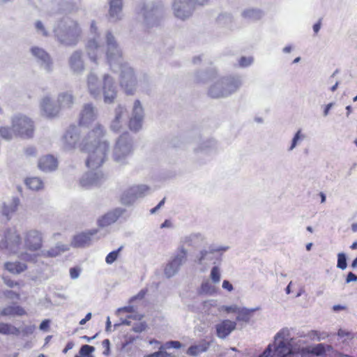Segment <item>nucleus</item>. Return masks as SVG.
<instances>
[{
    "mask_svg": "<svg viewBox=\"0 0 357 357\" xmlns=\"http://www.w3.org/2000/svg\"><path fill=\"white\" fill-rule=\"evenodd\" d=\"M104 134L103 128L98 125L79 144L80 151L88 154L86 165L91 172L102 166L109 151V144L101 139ZM105 180V175L102 172H95L88 173L79 182L82 187L90 188L99 185Z\"/></svg>",
    "mask_w": 357,
    "mask_h": 357,
    "instance_id": "1",
    "label": "nucleus"
},
{
    "mask_svg": "<svg viewBox=\"0 0 357 357\" xmlns=\"http://www.w3.org/2000/svg\"><path fill=\"white\" fill-rule=\"evenodd\" d=\"M241 84V82L238 78L224 77L210 87L208 95L213 98L227 96L236 92Z\"/></svg>",
    "mask_w": 357,
    "mask_h": 357,
    "instance_id": "2",
    "label": "nucleus"
},
{
    "mask_svg": "<svg viewBox=\"0 0 357 357\" xmlns=\"http://www.w3.org/2000/svg\"><path fill=\"white\" fill-rule=\"evenodd\" d=\"M11 125L16 137L29 139L33 137L35 130L33 121L24 114H17L12 117Z\"/></svg>",
    "mask_w": 357,
    "mask_h": 357,
    "instance_id": "3",
    "label": "nucleus"
},
{
    "mask_svg": "<svg viewBox=\"0 0 357 357\" xmlns=\"http://www.w3.org/2000/svg\"><path fill=\"white\" fill-rule=\"evenodd\" d=\"M22 244V238L15 228L8 229L4 231L3 237L0 241V249H6L12 252H17Z\"/></svg>",
    "mask_w": 357,
    "mask_h": 357,
    "instance_id": "4",
    "label": "nucleus"
},
{
    "mask_svg": "<svg viewBox=\"0 0 357 357\" xmlns=\"http://www.w3.org/2000/svg\"><path fill=\"white\" fill-rule=\"evenodd\" d=\"M24 247L31 252L40 250L43 247V234L37 229H30L24 234Z\"/></svg>",
    "mask_w": 357,
    "mask_h": 357,
    "instance_id": "5",
    "label": "nucleus"
},
{
    "mask_svg": "<svg viewBox=\"0 0 357 357\" xmlns=\"http://www.w3.org/2000/svg\"><path fill=\"white\" fill-rule=\"evenodd\" d=\"M186 259L187 251L183 248H180L173 259L166 265L164 270L165 275L167 278L174 275Z\"/></svg>",
    "mask_w": 357,
    "mask_h": 357,
    "instance_id": "6",
    "label": "nucleus"
},
{
    "mask_svg": "<svg viewBox=\"0 0 357 357\" xmlns=\"http://www.w3.org/2000/svg\"><path fill=\"white\" fill-rule=\"evenodd\" d=\"M142 112L143 108L139 100H136L134 102L133 116L130 118L128 126L130 130L133 131L139 130L142 123Z\"/></svg>",
    "mask_w": 357,
    "mask_h": 357,
    "instance_id": "7",
    "label": "nucleus"
},
{
    "mask_svg": "<svg viewBox=\"0 0 357 357\" xmlns=\"http://www.w3.org/2000/svg\"><path fill=\"white\" fill-rule=\"evenodd\" d=\"M102 89L105 102L107 103L114 102L116 97V91L113 79L109 75H105L103 77Z\"/></svg>",
    "mask_w": 357,
    "mask_h": 357,
    "instance_id": "8",
    "label": "nucleus"
},
{
    "mask_svg": "<svg viewBox=\"0 0 357 357\" xmlns=\"http://www.w3.org/2000/svg\"><path fill=\"white\" fill-rule=\"evenodd\" d=\"M236 324L229 319L224 320L216 325L217 335L220 338H225L236 328Z\"/></svg>",
    "mask_w": 357,
    "mask_h": 357,
    "instance_id": "9",
    "label": "nucleus"
},
{
    "mask_svg": "<svg viewBox=\"0 0 357 357\" xmlns=\"http://www.w3.org/2000/svg\"><path fill=\"white\" fill-rule=\"evenodd\" d=\"M128 135L125 134L121 135L117 142L115 148V160L119 161L120 160V153L126 152V155H128L132 151V145L130 143H127Z\"/></svg>",
    "mask_w": 357,
    "mask_h": 357,
    "instance_id": "10",
    "label": "nucleus"
},
{
    "mask_svg": "<svg viewBox=\"0 0 357 357\" xmlns=\"http://www.w3.org/2000/svg\"><path fill=\"white\" fill-rule=\"evenodd\" d=\"M58 165L57 160L51 155H47L40 158L38 167L42 171H53Z\"/></svg>",
    "mask_w": 357,
    "mask_h": 357,
    "instance_id": "11",
    "label": "nucleus"
},
{
    "mask_svg": "<svg viewBox=\"0 0 357 357\" xmlns=\"http://www.w3.org/2000/svg\"><path fill=\"white\" fill-rule=\"evenodd\" d=\"M41 107L45 116L47 118H52L56 116L59 112V109L57 107L53 105L49 98H45L43 100Z\"/></svg>",
    "mask_w": 357,
    "mask_h": 357,
    "instance_id": "12",
    "label": "nucleus"
},
{
    "mask_svg": "<svg viewBox=\"0 0 357 357\" xmlns=\"http://www.w3.org/2000/svg\"><path fill=\"white\" fill-rule=\"evenodd\" d=\"M26 186L33 191H38L44 188V183L39 177H29L25 179Z\"/></svg>",
    "mask_w": 357,
    "mask_h": 357,
    "instance_id": "13",
    "label": "nucleus"
},
{
    "mask_svg": "<svg viewBox=\"0 0 357 357\" xmlns=\"http://www.w3.org/2000/svg\"><path fill=\"white\" fill-rule=\"evenodd\" d=\"M95 114L91 105H86L82 112L79 124H85L94 120Z\"/></svg>",
    "mask_w": 357,
    "mask_h": 357,
    "instance_id": "14",
    "label": "nucleus"
},
{
    "mask_svg": "<svg viewBox=\"0 0 357 357\" xmlns=\"http://www.w3.org/2000/svg\"><path fill=\"white\" fill-rule=\"evenodd\" d=\"M19 204V199L17 197L13 198L10 203L3 204L2 214L9 219L10 216L16 212Z\"/></svg>",
    "mask_w": 357,
    "mask_h": 357,
    "instance_id": "15",
    "label": "nucleus"
},
{
    "mask_svg": "<svg viewBox=\"0 0 357 357\" xmlns=\"http://www.w3.org/2000/svg\"><path fill=\"white\" fill-rule=\"evenodd\" d=\"M107 44L108 45V57L112 59V53L109 52L111 50H116L120 57L122 56V53L120 50L118 49V45L115 40V38L111 32H108L106 35Z\"/></svg>",
    "mask_w": 357,
    "mask_h": 357,
    "instance_id": "16",
    "label": "nucleus"
},
{
    "mask_svg": "<svg viewBox=\"0 0 357 357\" xmlns=\"http://www.w3.org/2000/svg\"><path fill=\"white\" fill-rule=\"evenodd\" d=\"M197 1V0H175L173 5L174 8L175 16L182 20H184L185 18L188 17V13L180 8V4H181L183 2L188 3L192 2H196Z\"/></svg>",
    "mask_w": 357,
    "mask_h": 357,
    "instance_id": "17",
    "label": "nucleus"
},
{
    "mask_svg": "<svg viewBox=\"0 0 357 357\" xmlns=\"http://www.w3.org/2000/svg\"><path fill=\"white\" fill-rule=\"evenodd\" d=\"M120 214L117 210L107 213L99 220V225L102 227L109 225L116 221Z\"/></svg>",
    "mask_w": 357,
    "mask_h": 357,
    "instance_id": "18",
    "label": "nucleus"
},
{
    "mask_svg": "<svg viewBox=\"0 0 357 357\" xmlns=\"http://www.w3.org/2000/svg\"><path fill=\"white\" fill-rule=\"evenodd\" d=\"M332 349V347L330 345H325L324 344H318L314 346L309 347L307 349V351L317 356L318 357H324L325 352L328 350Z\"/></svg>",
    "mask_w": 357,
    "mask_h": 357,
    "instance_id": "19",
    "label": "nucleus"
},
{
    "mask_svg": "<svg viewBox=\"0 0 357 357\" xmlns=\"http://www.w3.org/2000/svg\"><path fill=\"white\" fill-rule=\"evenodd\" d=\"M5 268L9 272L15 274H18L24 271H25L27 268L25 264L21 262H6L4 264Z\"/></svg>",
    "mask_w": 357,
    "mask_h": 357,
    "instance_id": "20",
    "label": "nucleus"
},
{
    "mask_svg": "<svg viewBox=\"0 0 357 357\" xmlns=\"http://www.w3.org/2000/svg\"><path fill=\"white\" fill-rule=\"evenodd\" d=\"M25 310L20 306H8L3 308L1 312V316H22L25 314Z\"/></svg>",
    "mask_w": 357,
    "mask_h": 357,
    "instance_id": "21",
    "label": "nucleus"
},
{
    "mask_svg": "<svg viewBox=\"0 0 357 357\" xmlns=\"http://www.w3.org/2000/svg\"><path fill=\"white\" fill-rule=\"evenodd\" d=\"M91 236L86 234L76 235L73 240V245L75 247H84L91 243Z\"/></svg>",
    "mask_w": 357,
    "mask_h": 357,
    "instance_id": "22",
    "label": "nucleus"
},
{
    "mask_svg": "<svg viewBox=\"0 0 357 357\" xmlns=\"http://www.w3.org/2000/svg\"><path fill=\"white\" fill-rule=\"evenodd\" d=\"M70 64L71 68L75 70H82L84 68L83 62L82 61V54L79 52H75L70 59Z\"/></svg>",
    "mask_w": 357,
    "mask_h": 357,
    "instance_id": "23",
    "label": "nucleus"
},
{
    "mask_svg": "<svg viewBox=\"0 0 357 357\" xmlns=\"http://www.w3.org/2000/svg\"><path fill=\"white\" fill-rule=\"evenodd\" d=\"M0 333L18 336L20 334V330L11 324L0 322Z\"/></svg>",
    "mask_w": 357,
    "mask_h": 357,
    "instance_id": "24",
    "label": "nucleus"
},
{
    "mask_svg": "<svg viewBox=\"0 0 357 357\" xmlns=\"http://www.w3.org/2000/svg\"><path fill=\"white\" fill-rule=\"evenodd\" d=\"M255 310L256 309L255 308L248 309L239 307L237 312L238 316L236 317V320L248 322Z\"/></svg>",
    "mask_w": 357,
    "mask_h": 357,
    "instance_id": "25",
    "label": "nucleus"
},
{
    "mask_svg": "<svg viewBox=\"0 0 357 357\" xmlns=\"http://www.w3.org/2000/svg\"><path fill=\"white\" fill-rule=\"evenodd\" d=\"M88 86L89 92L93 96L96 97L100 94V91L96 77L91 75L88 78Z\"/></svg>",
    "mask_w": 357,
    "mask_h": 357,
    "instance_id": "26",
    "label": "nucleus"
},
{
    "mask_svg": "<svg viewBox=\"0 0 357 357\" xmlns=\"http://www.w3.org/2000/svg\"><path fill=\"white\" fill-rule=\"evenodd\" d=\"M122 10V0H109V15L117 16Z\"/></svg>",
    "mask_w": 357,
    "mask_h": 357,
    "instance_id": "27",
    "label": "nucleus"
},
{
    "mask_svg": "<svg viewBox=\"0 0 357 357\" xmlns=\"http://www.w3.org/2000/svg\"><path fill=\"white\" fill-rule=\"evenodd\" d=\"M208 347V343L207 342H204L198 345H193L188 348L187 354L190 356H196L200 353L206 351Z\"/></svg>",
    "mask_w": 357,
    "mask_h": 357,
    "instance_id": "28",
    "label": "nucleus"
},
{
    "mask_svg": "<svg viewBox=\"0 0 357 357\" xmlns=\"http://www.w3.org/2000/svg\"><path fill=\"white\" fill-rule=\"evenodd\" d=\"M58 101L61 106L70 107L73 103V97L68 93H61L58 97Z\"/></svg>",
    "mask_w": 357,
    "mask_h": 357,
    "instance_id": "29",
    "label": "nucleus"
},
{
    "mask_svg": "<svg viewBox=\"0 0 357 357\" xmlns=\"http://www.w3.org/2000/svg\"><path fill=\"white\" fill-rule=\"evenodd\" d=\"M15 136L13 130V126H1L0 137L6 140H11Z\"/></svg>",
    "mask_w": 357,
    "mask_h": 357,
    "instance_id": "30",
    "label": "nucleus"
},
{
    "mask_svg": "<svg viewBox=\"0 0 357 357\" xmlns=\"http://www.w3.org/2000/svg\"><path fill=\"white\" fill-rule=\"evenodd\" d=\"M77 137H78V135L76 132H73L70 130L67 131L64 135V139L66 141V143L70 147L75 146Z\"/></svg>",
    "mask_w": 357,
    "mask_h": 357,
    "instance_id": "31",
    "label": "nucleus"
},
{
    "mask_svg": "<svg viewBox=\"0 0 357 357\" xmlns=\"http://www.w3.org/2000/svg\"><path fill=\"white\" fill-rule=\"evenodd\" d=\"M126 112V109L125 107L119 105L116 109V116L115 119L112 123V128L116 130L118 128V124L120 122V120L123 116V114Z\"/></svg>",
    "mask_w": 357,
    "mask_h": 357,
    "instance_id": "32",
    "label": "nucleus"
},
{
    "mask_svg": "<svg viewBox=\"0 0 357 357\" xmlns=\"http://www.w3.org/2000/svg\"><path fill=\"white\" fill-rule=\"evenodd\" d=\"M31 52L35 56L42 61H46L49 60V55L43 49L34 47L31 48Z\"/></svg>",
    "mask_w": 357,
    "mask_h": 357,
    "instance_id": "33",
    "label": "nucleus"
},
{
    "mask_svg": "<svg viewBox=\"0 0 357 357\" xmlns=\"http://www.w3.org/2000/svg\"><path fill=\"white\" fill-rule=\"evenodd\" d=\"M121 248H119L116 250H114V251L109 252L106 256V258H105L106 263L108 264H111L113 262H114L117 259L119 253L121 251Z\"/></svg>",
    "mask_w": 357,
    "mask_h": 357,
    "instance_id": "34",
    "label": "nucleus"
},
{
    "mask_svg": "<svg viewBox=\"0 0 357 357\" xmlns=\"http://www.w3.org/2000/svg\"><path fill=\"white\" fill-rule=\"evenodd\" d=\"M337 335L342 339V342H345L347 340H351L354 338V335L347 331L340 329L337 332Z\"/></svg>",
    "mask_w": 357,
    "mask_h": 357,
    "instance_id": "35",
    "label": "nucleus"
},
{
    "mask_svg": "<svg viewBox=\"0 0 357 357\" xmlns=\"http://www.w3.org/2000/svg\"><path fill=\"white\" fill-rule=\"evenodd\" d=\"M62 251H63V249L56 246L47 250L45 253L43 254V255L45 257H54L60 255Z\"/></svg>",
    "mask_w": 357,
    "mask_h": 357,
    "instance_id": "36",
    "label": "nucleus"
},
{
    "mask_svg": "<svg viewBox=\"0 0 357 357\" xmlns=\"http://www.w3.org/2000/svg\"><path fill=\"white\" fill-rule=\"evenodd\" d=\"M337 266L340 269H345L347 268V259L344 253H339L337 255Z\"/></svg>",
    "mask_w": 357,
    "mask_h": 357,
    "instance_id": "37",
    "label": "nucleus"
},
{
    "mask_svg": "<svg viewBox=\"0 0 357 357\" xmlns=\"http://www.w3.org/2000/svg\"><path fill=\"white\" fill-rule=\"evenodd\" d=\"M238 308L239 307H237V305H229V306L221 305L219 307V311L220 312L224 311V312H226L227 313H237Z\"/></svg>",
    "mask_w": 357,
    "mask_h": 357,
    "instance_id": "38",
    "label": "nucleus"
},
{
    "mask_svg": "<svg viewBox=\"0 0 357 357\" xmlns=\"http://www.w3.org/2000/svg\"><path fill=\"white\" fill-rule=\"evenodd\" d=\"M211 278L214 282H219L220 280V270L217 266L212 268L211 271Z\"/></svg>",
    "mask_w": 357,
    "mask_h": 357,
    "instance_id": "39",
    "label": "nucleus"
},
{
    "mask_svg": "<svg viewBox=\"0 0 357 357\" xmlns=\"http://www.w3.org/2000/svg\"><path fill=\"white\" fill-rule=\"evenodd\" d=\"M95 351V348L92 346L85 344L81 347L79 349V354L81 356H88Z\"/></svg>",
    "mask_w": 357,
    "mask_h": 357,
    "instance_id": "40",
    "label": "nucleus"
},
{
    "mask_svg": "<svg viewBox=\"0 0 357 357\" xmlns=\"http://www.w3.org/2000/svg\"><path fill=\"white\" fill-rule=\"evenodd\" d=\"M35 326L34 325H29L26 326L20 330V333H22L23 336H28L33 333L35 331Z\"/></svg>",
    "mask_w": 357,
    "mask_h": 357,
    "instance_id": "41",
    "label": "nucleus"
},
{
    "mask_svg": "<svg viewBox=\"0 0 357 357\" xmlns=\"http://www.w3.org/2000/svg\"><path fill=\"white\" fill-rule=\"evenodd\" d=\"M304 138V135L301 134V130H298L295 136L294 137L293 139H292V142H291V145L290 146V150H292L297 144V142L301 140V139H303Z\"/></svg>",
    "mask_w": 357,
    "mask_h": 357,
    "instance_id": "42",
    "label": "nucleus"
},
{
    "mask_svg": "<svg viewBox=\"0 0 357 357\" xmlns=\"http://www.w3.org/2000/svg\"><path fill=\"white\" fill-rule=\"evenodd\" d=\"M146 324L145 322H139L134 325L132 330L136 333H141L146 330Z\"/></svg>",
    "mask_w": 357,
    "mask_h": 357,
    "instance_id": "43",
    "label": "nucleus"
},
{
    "mask_svg": "<svg viewBox=\"0 0 357 357\" xmlns=\"http://www.w3.org/2000/svg\"><path fill=\"white\" fill-rule=\"evenodd\" d=\"M165 347L166 349H170V348L179 349L181 347V344L178 341H169L165 343Z\"/></svg>",
    "mask_w": 357,
    "mask_h": 357,
    "instance_id": "44",
    "label": "nucleus"
},
{
    "mask_svg": "<svg viewBox=\"0 0 357 357\" xmlns=\"http://www.w3.org/2000/svg\"><path fill=\"white\" fill-rule=\"evenodd\" d=\"M252 62V59L251 57H245L243 56L239 60V65L241 67H246L251 64Z\"/></svg>",
    "mask_w": 357,
    "mask_h": 357,
    "instance_id": "45",
    "label": "nucleus"
},
{
    "mask_svg": "<svg viewBox=\"0 0 357 357\" xmlns=\"http://www.w3.org/2000/svg\"><path fill=\"white\" fill-rule=\"evenodd\" d=\"M80 273V268L77 267H73L70 269V275L71 278L75 279L78 278Z\"/></svg>",
    "mask_w": 357,
    "mask_h": 357,
    "instance_id": "46",
    "label": "nucleus"
},
{
    "mask_svg": "<svg viewBox=\"0 0 357 357\" xmlns=\"http://www.w3.org/2000/svg\"><path fill=\"white\" fill-rule=\"evenodd\" d=\"M102 345L103 348H105V351H103V354L107 356L109 354V346L110 342L108 339H105L102 341Z\"/></svg>",
    "mask_w": 357,
    "mask_h": 357,
    "instance_id": "47",
    "label": "nucleus"
},
{
    "mask_svg": "<svg viewBox=\"0 0 357 357\" xmlns=\"http://www.w3.org/2000/svg\"><path fill=\"white\" fill-rule=\"evenodd\" d=\"M169 355L166 352L160 350L159 351L154 352L150 355H148L147 357H168Z\"/></svg>",
    "mask_w": 357,
    "mask_h": 357,
    "instance_id": "48",
    "label": "nucleus"
},
{
    "mask_svg": "<svg viewBox=\"0 0 357 357\" xmlns=\"http://www.w3.org/2000/svg\"><path fill=\"white\" fill-rule=\"evenodd\" d=\"M50 326V320L45 319L40 324L39 328L41 331H47Z\"/></svg>",
    "mask_w": 357,
    "mask_h": 357,
    "instance_id": "49",
    "label": "nucleus"
},
{
    "mask_svg": "<svg viewBox=\"0 0 357 357\" xmlns=\"http://www.w3.org/2000/svg\"><path fill=\"white\" fill-rule=\"evenodd\" d=\"M357 280V276L352 272H349L347 276L346 282L347 283L351 282H355Z\"/></svg>",
    "mask_w": 357,
    "mask_h": 357,
    "instance_id": "50",
    "label": "nucleus"
},
{
    "mask_svg": "<svg viewBox=\"0 0 357 357\" xmlns=\"http://www.w3.org/2000/svg\"><path fill=\"white\" fill-rule=\"evenodd\" d=\"M122 312L132 313L134 312V310L132 306H127V307L119 308L117 310V313H121Z\"/></svg>",
    "mask_w": 357,
    "mask_h": 357,
    "instance_id": "51",
    "label": "nucleus"
},
{
    "mask_svg": "<svg viewBox=\"0 0 357 357\" xmlns=\"http://www.w3.org/2000/svg\"><path fill=\"white\" fill-rule=\"evenodd\" d=\"M165 202V198H163V199H162V200L158 203V204L155 207H154V208H151V211H150L151 213H152V214H153V213H155V212H156V211H158V209H159V208H160L162 205H164Z\"/></svg>",
    "mask_w": 357,
    "mask_h": 357,
    "instance_id": "52",
    "label": "nucleus"
},
{
    "mask_svg": "<svg viewBox=\"0 0 357 357\" xmlns=\"http://www.w3.org/2000/svg\"><path fill=\"white\" fill-rule=\"evenodd\" d=\"M36 29H37L38 30L43 31V34H44L45 36H46V35H47V33H46V31H45V28H44V26H43V23H42L41 22L38 21V22L36 23Z\"/></svg>",
    "mask_w": 357,
    "mask_h": 357,
    "instance_id": "53",
    "label": "nucleus"
},
{
    "mask_svg": "<svg viewBox=\"0 0 357 357\" xmlns=\"http://www.w3.org/2000/svg\"><path fill=\"white\" fill-rule=\"evenodd\" d=\"M91 316L92 314L91 312L87 313L86 315L85 316V318L82 319L79 321V324L84 325L88 321H89L91 319Z\"/></svg>",
    "mask_w": 357,
    "mask_h": 357,
    "instance_id": "54",
    "label": "nucleus"
},
{
    "mask_svg": "<svg viewBox=\"0 0 357 357\" xmlns=\"http://www.w3.org/2000/svg\"><path fill=\"white\" fill-rule=\"evenodd\" d=\"M128 317L135 320H141L144 317V315L141 314H131Z\"/></svg>",
    "mask_w": 357,
    "mask_h": 357,
    "instance_id": "55",
    "label": "nucleus"
},
{
    "mask_svg": "<svg viewBox=\"0 0 357 357\" xmlns=\"http://www.w3.org/2000/svg\"><path fill=\"white\" fill-rule=\"evenodd\" d=\"M222 287L227 290H232L233 289L231 284L227 280H224Z\"/></svg>",
    "mask_w": 357,
    "mask_h": 357,
    "instance_id": "56",
    "label": "nucleus"
},
{
    "mask_svg": "<svg viewBox=\"0 0 357 357\" xmlns=\"http://www.w3.org/2000/svg\"><path fill=\"white\" fill-rule=\"evenodd\" d=\"M121 86H123L125 88V91H126V93L128 94V95H132L134 93V89H128V84H124V83H121Z\"/></svg>",
    "mask_w": 357,
    "mask_h": 357,
    "instance_id": "57",
    "label": "nucleus"
},
{
    "mask_svg": "<svg viewBox=\"0 0 357 357\" xmlns=\"http://www.w3.org/2000/svg\"><path fill=\"white\" fill-rule=\"evenodd\" d=\"M5 283L9 287H14L15 286L17 285L18 284L17 282H14L10 279L4 278Z\"/></svg>",
    "mask_w": 357,
    "mask_h": 357,
    "instance_id": "58",
    "label": "nucleus"
},
{
    "mask_svg": "<svg viewBox=\"0 0 357 357\" xmlns=\"http://www.w3.org/2000/svg\"><path fill=\"white\" fill-rule=\"evenodd\" d=\"M321 20H319V21L318 22H317L316 24H314L313 26V30L314 31L315 33H317L321 28Z\"/></svg>",
    "mask_w": 357,
    "mask_h": 357,
    "instance_id": "59",
    "label": "nucleus"
},
{
    "mask_svg": "<svg viewBox=\"0 0 357 357\" xmlns=\"http://www.w3.org/2000/svg\"><path fill=\"white\" fill-rule=\"evenodd\" d=\"M320 332L317 331H312L310 332V337L313 340H317V336H319Z\"/></svg>",
    "mask_w": 357,
    "mask_h": 357,
    "instance_id": "60",
    "label": "nucleus"
},
{
    "mask_svg": "<svg viewBox=\"0 0 357 357\" xmlns=\"http://www.w3.org/2000/svg\"><path fill=\"white\" fill-rule=\"evenodd\" d=\"M326 337H328V334L326 333L322 332L319 333V336L317 337V341H320L324 340Z\"/></svg>",
    "mask_w": 357,
    "mask_h": 357,
    "instance_id": "61",
    "label": "nucleus"
},
{
    "mask_svg": "<svg viewBox=\"0 0 357 357\" xmlns=\"http://www.w3.org/2000/svg\"><path fill=\"white\" fill-rule=\"evenodd\" d=\"M333 103H329L327 105H326L324 111V115L327 116L328 114L330 109L332 107Z\"/></svg>",
    "mask_w": 357,
    "mask_h": 357,
    "instance_id": "62",
    "label": "nucleus"
},
{
    "mask_svg": "<svg viewBox=\"0 0 357 357\" xmlns=\"http://www.w3.org/2000/svg\"><path fill=\"white\" fill-rule=\"evenodd\" d=\"M345 309V306L341 305H335L333 307V310L335 312H337L340 310H342Z\"/></svg>",
    "mask_w": 357,
    "mask_h": 357,
    "instance_id": "63",
    "label": "nucleus"
},
{
    "mask_svg": "<svg viewBox=\"0 0 357 357\" xmlns=\"http://www.w3.org/2000/svg\"><path fill=\"white\" fill-rule=\"evenodd\" d=\"M26 153L28 155H32L36 153V149L34 148H28L26 149Z\"/></svg>",
    "mask_w": 357,
    "mask_h": 357,
    "instance_id": "64",
    "label": "nucleus"
}]
</instances>
